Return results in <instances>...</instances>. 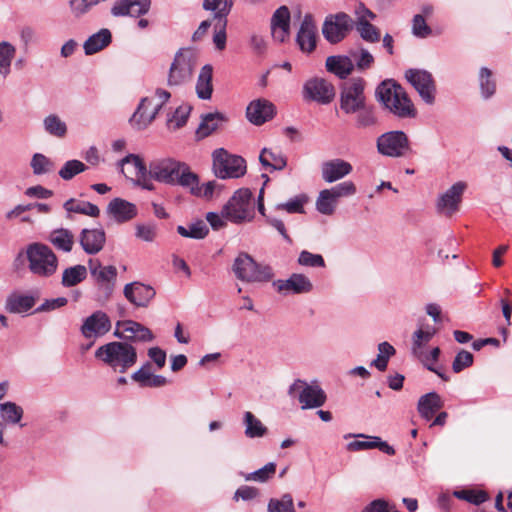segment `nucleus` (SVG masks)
I'll return each mask as SVG.
<instances>
[{
  "label": "nucleus",
  "mask_w": 512,
  "mask_h": 512,
  "mask_svg": "<svg viewBox=\"0 0 512 512\" xmlns=\"http://www.w3.org/2000/svg\"><path fill=\"white\" fill-rule=\"evenodd\" d=\"M357 30L361 37L368 42H378L380 39V33L378 30L370 24L368 21L357 22Z\"/></svg>",
  "instance_id": "obj_62"
},
{
  "label": "nucleus",
  "mask_w": 512,
  "mask_h": 512,
  "mask_svg": "<svg viewBox=\"0 0 512 512\" xmlns=\"http://www.w3.org/2000/svg\"><path fill=\"white\" fill-rule=\"evenodd\" d=\"M177 232L182 237L199 240L204 239L208 235L209 229L204 221L198 220L187 226H177Z\"/></svg>",
  "instance_id": "obj_46"
},
{
  "label": "nucleus",
  "mask_w": 512,
  "mask_h": 512,
  "mask_svg": "<svg viewBox=\"0 0 512 512\" xmlns=\"http://www.w3.org/2000/svg\"><path fill=\"white\" fill-rule=\"evenodd\" d=\"M350 28V17L345 13H338L325 19L322 34L328 42L335 44L345 38Z\"/></svg>",
  "instance_id": "obj_16"
},
{
  "label": "nucleus",
  "mask_w": 512,
  "mask_h": 512,
  "mask_svg": "<svg viewBox=\"0 0 512 512\" xmlns=\"http://www.w3.org/2000/svg\"><path fill=\"white\" fill-rule=\"evenodd\" d=\"M376 148L380 155L390 158H403L412 151L409 137L402 130H392L378 136Z\"/></svg>",
  "instance_id": "obj_9"
},
{
  "label": "nucleus",
  "mask_w": 512,
  "mask_h": 512,
  "mask_svg": "<svg viewBox=\"0 0 512 512\" xmlns=\"http://www.w3.org/2000/svg\"><path fill=\"white\" fill-rule=\"evenodd\" d=\"M131 378L141 387L158 388L167 384L168 380L162 375H155L151 372V364L145 363L141 368L135 371Z\"/></svg>",
  "instance_id": "obj_32"
},
{
  "label": "nucleus",
  "mask_w": 512,
  "mask_h": 512,
  "mask_svg": "<svg viewBox=\"0 0 512 512\" xmlns=\"http://www.w3.org/2000/svg\"><path fill=\"white\" fill-rule=\"evenodd\" d=\"M116 326L117 329L114 332L116 337L139 342H149L154 339L151 330L136 321H119Z\"/></svg>",
  "instance_id": "obj_18"
},
{
  "label": "nucleus",
  "mask_w": 512,
  "mask_h": 512,
  "mask_svg": "<svg viewBox=\"0 0 512 512\" xmlns=\"http://www.w3.org/2000/svg\"><path fill=\"white\" fill-rule=\"evenodd\" d=\"M233 272L244 282H267L273 278L272 268L258 264L249 254L240 253L234 260Z\"/></svg>",
  "instance_id": "obj_8"
},
{
  "label": "nucleus",
  "mask_w": 512,
  "mask_h": 512,
  "mask_svg": "<svg viewBox=\"0 0 512 512\" xmlns=\"http://www.w3.org/2000/svg\"><path fill=\"white\" fill-rule=\"evenodd\" d=\"M151 6V0H118L112 8L111 14L115 17H140L145 15Z\"/></svg>",
  "instance_id": "obj_25"
},
{
  "label": "nucleus",
  "mask_w": 512,
  "mask_h": 512,
  "mask_svg": "<svg viewBox=\"0 0 512 512\" xmlns=\"http://www.w3.org/2000/svg\"><path fill=\"white\" fill-rule=\"evenodd\" d=\"M225 121V116L222 113H207L202 116V120L197 128L196 134L200 138H204L212 134L222 123Z\"/></svg>",
  "instance_id": "obj_42"
},
{
  "label": "nucleus",
  "mask_w": 512,
  "mask_h": 512,
  "mask_svg": "<svg viewBox=\"0 0 512 512\" xmlns=\"http://www.w3.org/2000/svg\"><path fill=\"white\" fill-rule=\"evenodd\" d=\"M45 131L58 138H63L67 133L66 123L56 114H50L43 120Z\"/></svg>",
  "instance_id": "obj_47"
},
{
  "label": "nucleus",
  "mask_w": 512,
  "mask_h": 512,
  "mask_svg": "<svg viewBox=\"0 0 512 512\" xmlns=\"http://www.w3.org/2000/svg\"><path fill=\"white\" fill-rule=\"evenodd\" d=\"M148 181L155 180L167 185L192 186L195 184L196 174L190 167L173 158L153 159L148 164Z\"/></svg>",
  "instance_id": "obj_1"
},
{
  "label": "nucleus",
  "mask_w": 512,
  "mask_h": 512,
  "mask_svg": "<svg viewBox=\"0 0 512 512\" xmlns=\"http://www.w3.org/2000/svg\"><path fill=\"white\" fill-rule=\"evenodd\" d=\"M106 242V234L102 228H85L79 234V243L85 253L95 255L99 253Z\"/></svg>",
  "instance_id": "obj_26"
},
{
  "label": "nucleus",
  "mask_w": 512,
  "mask_h": 512,
  "mask_svg": "<svg viewBox=\"0 0 512 512\" xmlns=\"http://www.w3.org/2000/svg\"><path fill=\"white\" fill-rule=\"evenodd\" d=\"M87 277V268L84 265H74L66 268L62 273L61 284L64 287H73Z\"/></svg>",
  "instance_id": "obj_44"
},
{
  "label": "nucleus",
  "mask_w": 512,
  "mask_h": 512,
  "mask_svg": "<svg viewBox=\"0 0 512 512\" xmlns=\"http://www.w3.org/2000/svg\"><path fill=\"white\" fill-rule=\"evenodd\" d=\"M260 163L272 170H283L287 165L286 157L279 151L264 148L259 155Z\"/></svg>",
  "instance_id": "obj_43"
},
{
  "label": "nucleus",
  "mask_w": 512,
  "mask_h": 512,
  "mask_svg": "<svg viewBox=\"0 0 512 512\" xmlns=\"http://www.w3.org/2000/svg\"><path fill=\"white\" fill-rule=\"evenodd\" d=\"M355 117V126L358 129H366L374 127L378 124V118L374 109L370 106L364 105L363 108L358 110Z\"/></svg>",
  "instance_id": "obj_48"
},
{
  "label": "nucleus",
  "mask_w": 512,
  "mask_h": 512,
  "mask_svg": "<svg viewBox=\"0 0 512 512\" xmlns=\"http://www.w3.org/2000/svg\"><path fill=\"white\" fill-rule=\"evenodd\" d=\"M87 170V166L80 160L72 159L66 161L60 168L59 177L65 181L73 179L76 175Z\"/></svg>",
  "instance_id": "obj_52"
},
{
  "label": "nucleus",
  "mask_w": 512,
  "mask_h": 512,
  "mask_svg": "<svg viewBox=\"0 0 512 512\" xmlns=\"http://www.w3.org/2000/svg\"><path fill=\"white\" fill-rule=\"evenodd\" d=\"M338 199L330 189H324L316 200V209L323 215H332L337 207Z\"/></svg>",
  "instance_id": "obj_45"
},
{
  "label": "nucleus",
  "mask_w": 512,
  "mask_h": 512,
  "mask_svg": "<svg viewBox=\"0 0 512 512\" xmlns=\"http://www.w3.org/2000/svg\"><path fill=\"white\" fill-rule=\"evenodd\" d=\"M232 1H225L222 8L214 13V18L217 19L215 31L213 35V43L217 50L222 51L226 47V26L227 15L230 13Z\"/></svg>",
  "instance_id": "obj_30"
},
{
  "label": "nucleus",
  "mask_w": 512,
  "mask_h": 512,
  "mask_svg": "<svg viewBox=\"0 0 512 512\" xmlns=\"http://www.w3.org/2000/svg\"><path fill=\"white\" fill-rule=\"evenodd\" d=\"M357 437L365 438L366 440H355L347 444L349 451H361L377 448L387 455H394L395 449L390 446L386 441H383L378 436H369L364 434H358Z\"/></svg>",
  "instance_id": "obj_31"
},
{
  "label": "nucleus",
  "mask_w": 512,
  "mask_h": 512,
  "mask_svg": "<svg viewBox=\"0 0 512 512\" xmlns=\"http://www.w3.org/2000/svg\"><path fill=\"white\" fill-rule=\"evenodd\" d=\"M377 100L399 119L417 116V109L404 88L392 80L383 81L376 89Z\"/></svg>",
  "instance_id": "obj_2"
},
{
  "label": "nucleus",
  "mask_w": 512,
  "mask_h": 512,
  "mask_svg": "<svg viewBox=\"0 0 512 512\" xmlns=\"http://www.w3.org/2000/svg\"><path fill=\"white\" fill-rule=\"evenodd\" d=\"M466 188V182L458 181L440 194L436 201L437 211L447 216H451L457 212Z\"/></svg>",
  "instance_id": "obj_15"
},
{
  "label": "nucleus",
  "mask_w": 512,
  "mask_h": 512,
  "mask_svg": "<svg viewBox=\"0 0 512 512\" xmlns=\"http://www.w3.org/2000/svg\"><path fill=\"white\" fill-rule=\"evenodd\" d=\"M112 40V35L109 29L103 28L97 33L91 35L83 44V49L86 55H93L105 47H107Z\"/></svg>",
  "instance_id": "obj_37"
},
{
  "label": "nucleus",
  "mask_w": 512,
  "mask_h": 512,
  "mask_svg": "<svg viewBox=\"0 0 512 512\" xmlns=\"http://www.w3.org/2000/svg\"><path fill=\"white\" fill-rule=\"evenodd\" d=\"M16 49L9 42H0V74L6 77L10 73L11 62Z\"/></svg>",
  "instance_id": "obj_51"
},
{
  "label": "nucleus",
  "mask_w": 512,
  "mask_h": 512,
  "mask_svg": "<svg viewBox=\"0 0 512 512\" xmlns=\"http://www.w3.org/2000/svg\"><path fill=\"white\" fill-rule=\"evenodd\" d=\"M276 473V463L269 462L266 465H264L262 468L248 473L244 474V479L246 481H254L259 483H264L271 479Z\"/></svg>",
  "instance_id": "obj_56"
},
{
  "label": "nucleus",
  "mask_w": 512,
  "mask_h": 512,
  "mask_svg": "<svg viewBox=\"0 0 512 512\" xmlns=\"http://www.w3.org/2000/svg\"><path fill=\"white\" fill-rule=\"evenodd\" d=\"M90 275L97 286V301L105 304L112 296L117 279V268L113 265L103 266L99 260L88 261Z\"/></svg>",
  "instance_id": "obj_7"
},
{
  "label": "nucleus",
  "mask_w": 512,
  "mask_h": 512,
  "mask_svg": "<svg viewBox=\"0 0 512 512\" xmlns=\"http://www.w3.org/2000/svg\"><path fill=\"white\" fill-rule=\"evenodd\" d=\"M95 357L114 371L124 373L137 361V351L128 342L113 341L98 347Z\"/></svg>",
  "instance_id": "obj_3"
},
{
  "label": "nucleus",
  "mask_w": 512,
  "mask_h": 512,
  "mask_svg": "<svg viewBox=\"0 0 512 512\" xmlns=\"http://www.w3.org/2000/svg\"><path fill=\"white\" fill-rule=\"evenodd\" d=\"M297 263L300 266L311 267V268H323L325 267V261L322 255L314 254L307 250L300 252Z\"/></svg>",
  "instance_id": "obj_59"
},
{
  "label": "nucleus",
  "mask_w": 512,
  "mask_h": 512,
  "mask_svg": "<svg viewBox=\"0 0 512 512\" xmlns=\"http://www.w3.org/2000/svg\"><path fill=\"white\" fill-rule=\"evenodd\" d=\"M23 414V408L15 402L7 401L0 404V418L4 426L19 424Z\"/></svg>",
  "instance_id": "obj_41"
},
{
  "label": "nucleus",
  "mask_w": 512,
  "mask_h": 512,
  "mask_svg": "<svg viewBox=\"0 0 512 512\" xmlns=\"http://www.w3.org/2000/svg\"><path fill=\"white\" fill-rule=\"evenodd\" d=\"M290 11L288 7L281 6L271 17V34L275 41L285 42L290 36Z\"/></svg>",
  "instance_id": "obj_24"
},
{
  "label": "nucleus",
  "mask_w": 512,
  "mask_h": 512,
  "mask_svg": "<svg viewBox=\"0 0 512 512\" xmlns=\"http://www.w3.org/2000/svg\"><path fill=\"white\" fill-rule=\"evenodd\" d=\"M30 166L34 175L47 174L54 169L53 161L42 153H35L32 156Z\"/></svg>",
  "instance_id": "obj_55"
},
{
  "label": "nucleus",
  "mask_w": 512,
  "mask_h": 512,
  "mask_svg": "<svg viewBox=\"0 0 512 512\" xmlns=\"http://www.w3.org/2000/svg\"><path fill=\"white\" fill-rule=\"evenodd\" d=\"M302 95L305 101L327 105L335 98L336 91L333 84L328 80L314 77L305 81Z\"/></svg>",
  "instance_id": "obj_14"
},
{
  "label": "nucleus",
  "mask_w": 512,
  "mask_h": 512,
  "mask_svg": "<svg viewBox=\"0 0 512 512\" xmlns=\"http://www.w3.org/2000/svg\"><path fill=\"white\" fill-rule=\"evenodd\" d=\"M455 497L474 505H480L488 500V494L482 490H460L454 492Z\"/></svg>",
  "instance_id": "obj_61"
},
{
  "label": "nucleus",
  "mask_w": 512,
  "mask_h": 512,
  "mask_svg": "<svg viewBox=\"0 0 512 512\" xmlns=\"http://www.w3.org/2000/svg\"><path fill=\"white\" fill-rule=\"evenodd\" d=\"M479 86L484 99L490 98L496 92V83L492 78V71L487 67H482L479 71Z\"/></svg>",
  "instance_id": "obj_50"
},
{
  "label": "nucleus",
  "mask_w": 512,
  "mask_h": 512,
  "mask_svg": "<svg viewBox=\"0 0 512 512\" xmlns=\"http://www.w3.org/2000/svg\"><path fill=\"white\" fill-rule=\"evenodd\" d=\"M26 256L31 273L39 277H50L57 271L58 259L52 249L42 243H32L27 247Z\"/></svg>",
  "instance_id": "obj_6"
},
{
  "label": "nucleus",
  "mask_w": 512,
  "mask_h": 512,
  "mask_svg": "<svg viewBox=\"0 0 512 512\" xmlns=\"http://www.w3.org/2000/svg\"><path fill=\"white\" fill-rule=\"evenodd\" d=\"M431 28L427 25L423 15H415L412 21V33L419 38H426L431 34Z\"/></svg>",
  "instance_id": "obj_64"
},
{
  "label": "nucleus",
  "mask_w": 512,
  "mask_h": 512,
  "mask_svg": "<svg viewBox=\"0 0 512 512\" xmlns=\"http://www.w3.org/2000/svg\"><path fill=\"white\" fill-rule=\"evenodd\" d=\"M197 66V52L192 48H180L170 65L167 84L179 87L189 83Z\"/></svg>",
  "instance_id": "obj_4"
},
{
  "label": "nucleus",
  "mask_w": 512,
  "mask_h": 512,
  "mask_svg": "<svg viewBox=\"0 0 512 512\" xmlns=\"http://www.w3.org/2000/svg\"><path fill=\"white\" fill-rule=\"evenodd\" d=\"M352 165L343 159L324 162L321 167L322 178L327 183L336 182L352 172Z\"/></svg>",
  "instance_id": "obj_29"
},
{
  "label": "nucleus",
  "mask_w": 512,
  "mask_h": 512,
  "mask_svg": "<svg viewBox=\"0 0 512 512\" xmlns=\"http://www.w3.org/2000/svg\"><path fill=\"white\" fill-rule=\"evenodd\" d=\"M267 510L268 512H295L291 494L285 493L280 498H271Z\"/></svg>",
  "instance_id": "obj_53"
},
{
  "label": "nucleus",
  "mask_w": 512,
  "mask_h": 512,
  "mask_svg": "<svg viewBox=\"0 0 512 512\" xmlns=\"http://www.w3.org/2000/svg\"><path fill=\"white\" fill-rule=\"evenodd\" d=\"M222 213L227 221L234 224L251 222L255 216L252 192L247 188L235 191L223 206Z\"/></svg>",
  "instance_id": "obj_5"
},
{
  "label": "nucleus",
  "mask_w": 512,
  "mask_h": 512,
  "mask_svg": "<svg viewBox=\"0 0 512 512\" xmlns=\"http://www.w3.org/2000/svg\"><path fill=\"white\" fill-rule=\"evenodd\" d=\"M273 285L278 292L283 294H308L314 288L309 277L301 273H293L288 279L277 280Z\"/></svg>",
  "instance_id": "obj_20"
},
{
  "label": "nucleus",
  "mask_w": 512,
  "mask_h": 512,
  "mask_svg": "<svg viewBox=\"0 0 512 512\" xmlns=\"http://www.w3.org/2000/svg\"><path fill=\"white\" fill-rule=\"evenodd\" d=\"M244 434L249 439L262 438L267 435L268 428L252 412L243 414Z\"/></svg>",
  "instance_id": "obj_38"
},
{
  "label": "nucleus",
  "mask_w": 512,
  "mask_h": 512,
  "mask_svg": "<svg viewBox=\"0 0 512 512\" xmlns=\"http://www.w3.org/2000/svg\"><path fill=\"white\" fill-rule=\"evenodd\" d=\"M406 80L417 91L421 100L427 105L436 101V83L432 74L424 69L411 68L405 72Z\"/></svg>",
  "instance_id": "obj_13"
},
{
  "label": "nucleus",
  "mask_w": 512,
  "mask_h": 512,
  "mask_svg": "<svg viewBox=\"0 0 512 512\" xmlns=\"http://www.w3.org/2000/svg\"><path fill=\"white\" fill-rule=\"evenodd\" d=\"M48 240L56 249L66 253L71 252L74 246V235L66 228L51 231Z\"/></svg>",
  "instance_id": "obj_39"
},
{
  "label": "nucleus",
  "mask_w": 512,
  "mask_h": 512,
  "mask_svg": "<svg viewBox=\"0 0 512 512\" xmlns=\"http://www.w3.org/2000/svg\"><path fill=\"white\" fill-rule=\"evenodd\" d=\"M443 405L444 402L439 394L429 392L419 398L417 410L423 419L430 420Z\"/></svg>",
  "instance_id": "obj_34"
},
{
  "label": "nucleus",
  "mask_w": 512,
  "mask_h": 512,
  "mask_svg": "<svg viewBox=\"0 0 512 512\" xmlns=\"http://www.w3.org/2000/svg\"><path fill=\"white\" fill-rule=\"evenodd\" d=\"M276 114L275 105L264 98L253 100L246 108L247 119L254 125H262Z\"/></svg>",
  "instance_id": "obj_21"
},
{
  "label": "nucleus",
  "mask_w": 512,
  "mask_h": 512,
  "mask_svg": "<svg viewBox=\"0 0 512 512\" xmlns=\"http://www.w3.org/2000/svg\"><path fill=\"white\" fill-rule=\"evenodd\" d=\"M37 298L32 294L12 293L7 297L5 308L10 313H24L35 305Z\"/></svg>",
  "instance_id": "obj_36"
},
{
  "label": "nucleus",
  "mask_w": 512,
  "mask_h": 512,
  "mask_svg": "<svg viewBox=\"0 0 512 512\" xmlns=\"http://www.w3.org/2000/svg\"><path fill=\"white\" fill-rule=\"evenodd\" d=\"M288 394L294 397L298 394V401L303 410L319 408L326 402V394L318 384H308L306 381L297 379L288 389Z\"/></svg>",
  "instance_id": "obj_11"
},
{
  "label": "nucleus",
  "mask_w": 512,
  "mask_h": 512,
  "mask_svg": "<svg viewBox=\"0 0 512 512\" xmlns=\"http://www.w3.org/2000/svg\"><path fill=\"white\" fill-rule=\"evenodd\" d=\"M157 225L154 223H138L135 225V237L143 242L151 243L157 238Z\"/></svg>",
  "instance_id": "obj_58"
},
{
  "label": "nucleus",
  "mask_w": 512,
  "mask_h": 512,
  "mask_svg": "<svg viewBox=\"0 0 512 512\" xmlns=\"http://www.w3.org/2000/svg\"><path fill=\"white\" fill-rule=\"evenodd\" d=\"M326 69L340 79L347 78L354 70V63L350 55H333L326 59Z\"/></svg>",
  "instance_id": "obj_33"
},
{
  "label": "nucleus",
  "mask_w": 512,
  "mask_h": 512,
  "mask_svg": "<svg viewBox=\"0 0 512 512\" xmlns=\"http://www.w3.org/2000/svg\"><path fill=\"white\" fill-rule=\"evenodd\" d=\"M435 331H423L418 329L413 334L412 353L418 358L423 359V347L432 339Z\"/></svg>",
  "instance_id": "obj_54"
},
{
  "label": "nucleus",
  "mask_w": 512,
  "mask_h": 512,
  "mask_svg": "<svg viewBox=\"0 0 512 512\" xmlns=\"http://www.w3.org/2000/svg\"><path fill=\"white\" fill-rule=\"evenodd\" d=\"M350 57L353 60L354 67L358 70H366L374 63V57L372 54L364 48L353 49L350 51Z\"/></svg>",
  "instance_id": "obj_57"
},
{
  "label": "nucleus",
  "mask_w": 512,
  "mask_h": 512,
  "mask_svg": "<svg viewBox=\"0 0 512 512\" xmlns=\"http://www.w3.org/2000/svg\"><path fill=\"white\" fill-rule=\"evenodd\" d=\"M296 41L302 52L311 53L316 47V26L313 17L306 14L297 33Z\"/></svg>",
  "instance_id": "obj_27"
},
{
  "label": "nucleus",
  "mask_w": 512,
  "mask_h": 512,
  "mask_svg": "<svg viewBox=\"0 0 512 512\" xmlns=\"http://www.w3.org/2000/svg\"><path fill=\"white\" fill-rule=\"evenodd\" d=\"M395 348L388 342H381L378 344V354L376 359L371 362L379 371H385L388 366L390 357L395 355Z\"/></svg>",
  "instance_id": "obj_49"
},
{
  "label": "nucleus",
  "mask_w": 512,
  "mask_h": 512,
  "mask_svg": "<svg viewBox=\"0 0 512 512\" xmlns=\"http://www.w3.org/2000/svg\"><path fill=\"white\" fill-rule=\"evenodd\" d=\"M123 294L125 298L137 307H147L150 301L155 297L153 287L141 282H131L124 286Z\"/></svg>",
  "instance_id": "obj_23"
},
{
  "label": "nucleus",
  "mask_w": 512,
  "mask_h": 512,
  "mask_svg": "<svg viewBox=\"0 0 512 512\" xmlns=\"http://www.w3.org/2000/svg\"><path fill=\"white\" fill-rule=\"evenodd\" d=\"M111 329V321L103 311H95L86 317L81 325L80 331L86 339L104 336Z\"/></svg>",
  "instance_id": "obj_17"
},
{
  "label": "nucleus",
  "mask_w": 512,
  "mask_h": 512,
  "mask_svg": "<svg viewBox=\"0 0 512 512\" xmlns=\"http://www.w3.org/2000/svg\"><path fill=\"white\" fill-rule=\"evenodd\" d=\"M212 158L214 174L220 179L240 178L246 173L245 160L223 148L216 149Z\"/></svg>",
  "instance_id": "obj_10"
},
{
  "label": "nucleus",
  "mask_w": 512,
  "mask_h": 512,
  "mask_svg": "<svg viewBox=\"0 0 512 512\" xmlns=\"http://www.w3.org/2000/svg\"><path fill=\"white\" fill-rule=\"evenodd\" d=\"M107 215L117 223H126L138 215L137 206L123 198H113L106 207Z\"/></svg>",
  "instance_id": "obj_22"
},
{
  "label": "nucleus",
  "mask_w": 512,
  "mask_h": 512,
  "mask_svg": "<svg viewBox=\"0 0 512 512\" xmlns=\"http://www.w3.org/2000/svg\"><path fill=\"white\" fill-rule=\"evenodd\" d=\"M63 208L66 211V217L72 218V213L82 214L96 218L100 215V209L97 205L83 200L70 198L64 202Z\"/></svg>",
  "instance_id": "obj_35"
},
{
  "label": "nucleus",
  "mask_w": 512,
  "mask_h": 512,
  "mask_svg": "<svg viewBox=\"0 0 512 512\" xmlns=\"http://www.w3.org/2000/svg\"><path fill=\"white\" fill-rule=\"evenodd\" d=\"M212 74L213 68L211 65H204L200 70L196 83V93L200 99L208 100L212 96Z\"/></svg>",
  "instance_id": "obj_40"
},
{
  "label": "nucleus",
  "mask_w": 512,
  "mask_h": 512,
  "mask_svg": "<svg viewBox=\"0 0 512 512\" xmlns=\"http://www.w3.org/2000/svg\"><path fill=\"white\" fill-rule=\"evenodd\" d=\"M152 102V98H143L137 110L130 118L131 125L137 130L145 129L148 125L152 123L156 115L159 113L157 108L152 106Z\"/></svg>",
  "instance_id": "obj_28"
},
{
  "label": "nucleus",
  "mask_w": 512,
  "mask_h": 512,
  "mask_svg": "<svg viewBox=\"0 0 512 512\" xmlns=\"http://www.w3.org/2000/svg\"><path fill=\"white\" fill-rule=\"evenodd\" d=\"M127 164H131L134 169V184L136 186L148 191H153L155 189L154 183L152 181H148L147 178L148 165L144 163L143 159L139 155L128 154L118 162L122 173H124V166Z\"/></svg>",
  "instance_id": "obj_19"
},
{
  "label": "nucleus",
  "mask_w": 512,
  "mask_h": 512,
  "mask_svg": "<svg viewBox=\"0 0 512 512\" xmlns=\"http://www.w3.org/2000/svg\"><path fill=\"white\" fill-rule=\"evenodd\" d=\"M308 201L306 195L301 194L290 199L285 203H279L276 205L277 210H284L288 213H304V205Z\"/></svg>",
  "instance_id": "obj_60"
},
{
  "label": "nucleus",
  "mask_w": 512,
  "mask_h": 512,
  "mask_svg": "<svg viewBox=\"0 0 512 512\" xmlns=\"http://www.w3.org/2000/svg\"><path fill=\"white\" fill-rule=\"evenodd\" d=\"M365 82L353 78L343 83L340 92V108L346 114H354L366 105Z\"/></svg>",
  "instance_id": "obj_12"
},
{
  "label": "nucleus",
  "mask_w": 512,
  "mask_h": 512,
  "mask_svg": "<svg viewBox=\"0 0 512 512\" xmlns=\"http://www.w3.org/2000/svg\"><path fill=\"white\" fill-rule=\"evenodd\" d=\"M473 354L466 350L458 352L453 360L452 369L455 373L470 367L473 364Z\"/></svg>",
  "instance_id": "obj_63"
}]
</instances>
